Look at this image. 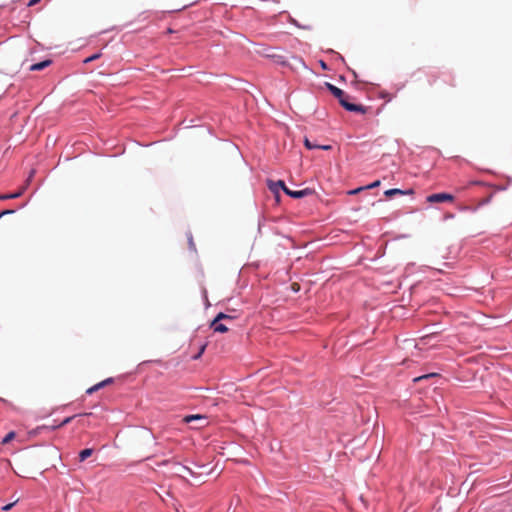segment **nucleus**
<instances>
[{"instance_id":"10","label":"nucleus","mask_w":512,"mask_h":512,"mask_svg":"<svg viewBox=\"0 0 512 512\" xmlns=\"http://www.w3.org/2000/svg\"><path fill=\"white\" fill-rule=\"evenodd\" d=\"M379 185H380V180H376L373 183L367 185L366 187L357 188L355 190L350 191L349 193L350 194H356V193H358L359 191H361L363 189H372V188L378 187Z\"/></svg>"},{"instance_id":"11","label":"nucleus","mask_w":512,"mask_h":512,"mask_svg":"<svg viewBox=\"0 0 512 512\" xmlns=\"http://www.w3.org/2000/svg\"><path fill=\"white\" fill-rule=\"evenodd\" d=\"M92 454H93V449H91V448H86V449L82 450V451L79 453V459H80V461H84V460H86L88 457H90Z\"/></svg>"},{"instance_id":"2","label":"nucleus","mask_w":512,"mask_h":512,"mask_svg":"<svg viewBox=\"0 0 512 512\" xmlns=\"http://www.w3.org/2000/svg\"><path fill=\"white\" fill-rule=\"evenodd\" d=\"M268 187L277 196H278L279 189H282L287 195H289L292 198H296V199L303 198L305 196H309V195L313 194V192H314L310 188H305L303 190H298V191L290 190L289 188L286 187L284 181H282V180H279L277 182L268 181Z\"/></svg>"},{"instance_id":"5","label":"nucleus","mask_w":512,"mask_h":512,"mask_svg":"<svg viewBox=\"0 0 512 512\" xmlns=\"http://www.w3.org/2000/svg\"><path fill=\"white\" fill-rule=\"evenodd\" d=\"M33 173H34L33 171L30 173V176H29V178L27 179V183H26L24 186H22V187H21L17 192H15V193H10V194H1V195H0V200L16 199V198H18V197L22 196V195H23V193H24V192H25V190H26V187H27V185H28V183H29L30 179H31V178H32V176H33Z\"/></svg>"},{"instance_id":"14","label":"nucleus","mask_w":512,"mask_h":512,"mask_svg":"<svg viewBox=\"0 0 512 512\" xmlns=\"http://www.w3.org/2000/svg\"><path fill=\"white\" fill-rule=\"evenodd\" d=\"M15 438V432H9L2 440V444H7Z\"/></svg>"},{"instance_id":"21","label":"nucleus","mask_w":512,"mask_h":512,"mask_svg":"<svg viewBox=\"0 0 512 512\" xmlns=\"http://www.w3.org/2000/svg\"><path fill=\"white\" fill-rule=\"evenodd\" d=\"M204 350H205V345H204V346H202V348H201V349H199V354H198L197 356H195V359H197L198 357H200V355L204 352Z\"/></svg>"},{"instance_id":"1","label":"nucleus","mask_w":512,"mask_h":512,"mask_svg":"<svg viewBox=\"0 0 512 512\" xmlns=\"http://www.w3.org/2000/svg\"><path fill=\"white\" fill-rule=\"evenodd\" d=\"M326 86L328 90L331 92V94L338 99L341 106L350 112H356L360 114H365L367 112V108L360 105V104H354L350 102L351 96L346 94L343 90L340 88L334 86L331 83H326Z\"/></svg>"},{"instance_id":"13","label":"nucleus","mask_w":512,"mask_h":512,"mask_svg":"<svg viewBox=\"0 0 512 512\" xmlns=\"http://www.w3.org/2000/svg\"><path fill=\"white\" fill-rule=\"evenodd\" d=\"M103 387H104V383H97L94 386H92L89 389H87L86 393L87 394H92V393L98 391L99 389H101Z\"/></svg>"},{"instance_id":"17","label":"nucleus","mask_w":512,"mask_h":512,"mask_svg":"<svg viewBox=\"0 0 512 512\" xmlns=\"http://www.w3.org/2000/svg\"><path fill=\"white\" fill-rule=\"evenodd\" d=\"M12 213H14V210H4V211H2V212L0 213V218H1L2 216H7V214H12Z\"/></svg>"},{"instance_id":"3","label":"nucleus","mask_w":512,"mask_h":512,"mask_svg":"<svg viewBox=\"0 0 512 512\" xmlns=\"http://www.w3.org/2000/svg\"><path fill=\"white\" fill-rule=\"evenodd\" d=\"M234 317L230 316L228 314L220 312L217 314V316L213 319V321L210 324V327L213 329L214 332L218 333H225L228 331V327L222 323H220L221 320H233Z\"/></svg>"},{"instance_id":"22","label":"nucleus","mask_w":512,"mask_h":512,"mask_svg":"<svg viewBox=\"0 0 512 512\" xmlns=\"http://www.w3.org/2000/svg\"><path fill=\"white\" fill-rule=\"evenodd\" d=\"M469 184H470V185H481V184H482V182H480V181H472V182H470Z\"/></svg>"},{"instance_id":"4","label":"nucleus","mask_w":512,"mask_h":512,"mask_svg":"<svg viewBox=\"0 0 512 512\" xmlns=\"http://www.w3.org/2000/svg\"><path fill=\"white\" fill-rule=\"evenodd\" d=\"M453 200L454 196L449 193L431 194L426 198V201L429 203L452 202Z\"/></svg>"},{"instance_id":"16","label":"nucleus","mask_w":512,"mask_h":512,"mask_svg":"<svg viewBox=\"0 0 512 512\" xmlns=\"http://www.w3.org/2000/svg\"><path fill=\"white\" fill-rule=\"evenodd\" d=\"M432 376H435V374H434V373H432V374L423 375V376H420V377L415 378V379H414V381H416V382H417V381H420V380H422V379H426V378H429V377H432Z\"/></svg>"},{"instance_id":"6","label":"nucleus","mask_w":512,"mask_h":512,"mask_svg":"<svg viewBox=\"0 0 512 512\" xmlns=\"http://www.w3.org/2000/svg\"><path fill=\"white\" fill-rule=\"evenodd\" d=\"M406 194H413V190H411V189L401 190V189L393 188V189L386 190L384 192V195L389 198L393 197L395 195H406Z\"/></svg>"},{"instance_id":"12","label":"nucleus","mask_w":512,"mask_h":512,"mask_svg":"<svg viewBox=\"0 0 512 512\" xmlns=\"http://www.w3.org/2000/svg\"><path fill=\"white\" fill-rule=\"evenodd\" d=\"M76 416H70L65 418L60 424L52 426V429H57L70 423Z\"/></svg>"},{"instance_id":"19","label":"nucleus","mask_w":512,"mask_h":512,"mask_svg":"<svg viewBox=\"0 0 512 512\" xmlns=\"http://www.w3.org/2000/svg\"><path fill=\"white\" fill-rule=\"evenodd\" d=\"M112 382H113L112 378H107V379L101 381L100 383H104V387H105L106 385H108V384H110Z\"/></svg>"},{"instance_id":"15","label":"nucleus","mask_w":512,"mask_h":512,"mask_svg":"<svg viewBox=\"0 0 512 512\" xmlns=\"http://www.w3.org/2000/svg\"><path fill=\"white\" fill-rule=\"evenodd\" d=\"M100 56H101V54H100V53L93 54L92 56H90V57L86 58V59L84 60V63H89V62H91V61H94V60H96V59L100 58Z\"/></svg>"},{"instance_id":"24","label":"nucleus","mask_w":512,"mask_h":512,"mask_svg":"<svg viewBox=\"0 0 512 512\" xmlns=\"http://www.w3.org/2000/svg\"><path fill=\"white\" fill-rule=\"evenodd\" d=\"M321 65H322V67H323V68H326V64H325V62H323V61H322V62H321Z\"/></svg>"},{"instance_id":"9","label":"nucleus","mask_w":512,"mask_h":512,"mask_svg":"<svg viewBox=\"0 0 512 512\" xmlns=\"http://www.w3.org/2000/svg\"><path fill=\"white\" fill-rule=\"evenodd\" d=\"M194 420H200L202 422H205L206 421V418L205 416H202V415H199V414H196V415H187L183 418V422L185 423H190Z\"/></svg>"},{"instance_id":"18","label":"nucleus","mask_w":512,"mask_h":512,"mask_svg":"<svg viewBox=\"0 0 512 512\" xmlns=\"http://www.w3.org/2000/svg\"><path fill=\"white\" fill-rule=\"evenodd\" d=\"M41 0H29L28 2V6L31 7V6H34L36 4H38Z\"/></svg>"},{"instance_id":"20","label":"nucleus","mask_w":512,"mask_h":512,"mask_svg":"<svg viewBox=\"0 0 512 512\" xmlns=\"http://www.w3.org/2000/svg\"><path fill=\"white\" fill-rule=\"evenodd\" d=\"M13 505H14L13 503L7 504V505H5V506L3 507V510H4V511H8V510H10V509H11V507H12Z\"/></svg>"},{"instance_id":"7","label":"nucleus","mask_w":512,"mask_h":512,"mask_svg":"<svg viewBox=\"0 0 512 512\" xmlns=\"http://www.w3.org/2000/svg\"><path fill=\"white\" fill-rule=\"evenodd\" d=\"M51 63H52V61H51V60L46 59V60H44V61H41V62H39V63H35V64L31 65V66L29 67V70H30V71H40V70H43V69H45L46 67L50 66V65H51Z\"/></svg>"},{"instance_id":"23","label":"nucleus","mask_w":512,"mask_h":512,"mask_svg":"<svg viewBox=\"0 0 512 512\" xmlns=\"http://www.w3.org/2000/svg\"><path fill=\"white\" fill-rule=\"evenodd\" d=\"M189 243H190L191 246H194L192 238L189 240Z\"/></svg>"},{"instance_id":"8","label":"nucleus","mask_w":512,"mask_h":512,"mask_svg":"<svg viewBox=\"0 0 512 512\" xmlns=\"http://www.w3.org/2000/svg\"><path fill=\"white\" fill-rule=\"evenodd\" d=\"M304 145L308 149H316V148L322 149V150H330L331 149L330 145H318V144L312 143L308 138H305Z\"/></svg>"}]
</instances>
